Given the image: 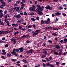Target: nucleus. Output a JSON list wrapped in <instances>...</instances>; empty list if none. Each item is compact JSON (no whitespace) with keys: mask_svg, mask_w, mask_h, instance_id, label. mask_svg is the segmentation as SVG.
Listing matches in <instances>:
<instances>
[{"mask_svg":"<svg viewBox=\"0 0 67 67\" xmlns=\"http://www.w3.org/2000/svg\"><path fill=\"white\" fill-rule=\"evenodd\" d=\"M59 10H62V9H63V8L62 6H60L59 7Z\"/></svg>","mask_w":67,"mask_h":67,"instance_id":"473e14b6","label":"nucleus"},{"mask_svg":"<svg viewBox=\"0 0 67 67\" xmlns=\"http://www.w3.org/2000/svg\"><path fill=\"white\" fill-rule=\"evenodd\" d=\"M32 27V25H30L28 26V28H31Z\"/></svg>","mask_w":67,"mask_h":67,"instance_id":"cd10ccee","label":"nucleus"},{"mask_svg":"<svg viewBox=\"0 0 67 67\" xmlns=\"http://www.w3.org/2000/svg\"><path fill=\"white\" fill-rule=\"evenodd\" d=\"M28 31L29 32H31L33 31V30L31 29H28Z\"/></svg>","mask_w":67,"mask_h":67,"instance_id":"412c9836","label":"nucleus"},{"mask_svg":"<svg viewBox=\"0 0 67 67\" xmlns=\"http://www.w3.org/2000/svg\"><path fill=\"white\" fill-rule=\"evenodd\" d=\"M36 7L37 8H40L41 7V5H36Z\"/></svg>","mask_w":67,"mask_h":67,"instance_id":"2f4dec72","label":"nucleus"},{"mask_svg":"<svg viewBox=\"0 0 67 67\" xmlns=\"http://www.w3.org/2000/svg\"><path fill=\"white\" fill-rule=\"evenodd\" d=\"M41 24H43L44 23V21L43 20L41 21Z\"/></svg>","mask_w":67,"mask_h":67,"instance_id":"6e6d98bb","label":"nucleus"},{"mask_svg":"<svg viewBox=\"0 0 67 67\" xmlns=\"http://www.w3.org/2000/svg\"><path fill=\"white\" fill-rule=\"evenodd\" d=\"M0 24L2 25H4V23L2 21L1 22V23H0Z\"/></svg>","mask_w":67,"mask_h":67,"instance_id":"a878e982","label":"nucleus"},{"mask_svg":"<svg viewBox=\"0 0 67 67\" xmlns=\"http://www.w3.org/2000/svg\"><path fill=\"white\" fill-rule=\"evenodd\" d=\"M12 60L13 61V62H15V61H16V59H12L11 60Z\"/></svg>","mask_w":67,"mask_h":67,"instance_id":"8fccbe9b","label":"nucleus"},{"mask_svg":"<svg viewBox=\"0 0 67 67\" xmlns=\"http://www.w3.org/2000/svg\"><path fill=\"white\" fill-rule=\"evenodd\" d=\"M37 1H35V4H37Z\"/></svg>","mask_w":67,"mask_h":67,"instance_id":"680f3d73","label":"nucleus"},{"mask_svg":"<svg viewBox=\"0 0 67 67\" xmlns=\"http://www.w3.org/2000/svg\"><path fill=\"white\" fill-rule=\"evenodd\" d=\"M50 67H55V66L53 65L50 64Z\"/></svg>","mask_w":67,"mask_h":67,"instance_id":"79ce46f5","label":"nucleus"},{"mask_svg":"<svg viewBox=\"0 0 67 67\" xmlns=\"http://www.w3.org/2000/svg\"><path fill=\"white\" fill-rule=\"evenodd\" d=\"M20 2V1H18L16 2V3L18 4Z\"/></svg>","mask_w":67,"mask_h":67,"instance_id":"bf43d9fd","label":"nucleus"},{"mask_svg":"<svg viewBox=\"0 0 67 67\" xmlns=\"http://www.w3.org/2000/svg\"><path fill=\"white\" fill-rule=\"evenodd\" d=\"M46 28L47 29H48V30H51V29H52V27L51 26L47 27H46Z\"/></svg>","mask_w":67,"mask_h":67,"instance_id":"f8f14e48","label":"nucleus"},{"mask_svg":"<svg viewBox=\"0 0 67 67\" xmlns=\"http://www.w3.org/2000/svg\"><path fill=\"white\" fill-rule=\"evenodd\" d=\"M4 21L6 22V23H9V21L7 20V19H5L4 20Z\"/></svg>","mask_w":67,"mask_h":67,"instance_id":"b1692460","label":"nucleus"},{"mask_svg":"<svg viewBox=\"0 0 67 67\" xmlns=\"http://www.w3.org/2000/svg\"><path fill=\"white\" fill-rule=\"evenodd\" d=\"M3 14H2V13H1L0 14V18H2V16H3Z\"/></svg>","mask_w":67,"mask_h":67,"instance_id":"c85d7f7f","label":"nucleus"},{"mask_svg":"<svg viewBox=\"0 0 67 67\" xmlns=\"http://www.w3.org/2000/svg\"><path fill=\"white\" fill-rule=\"evenodd\" d=\"M14 17L16 18V19H19L21 17V15H20V14H18L17 15L15 14L14 15Z\"/></svg>","mask_w":67,"mask_h":67,"instance_id":"20e7f679","label":"nucleus"},{"mask_svg":"<svg viewBox=\"0 0 67 67\" xmlns=\"http://www.w3.org/2000/svg\"><path fill=\"white\" fill-rule=\"evenodd\" d=\"M33 53V49H30V51H27V54H31Z\"/></svg>","mask_w":67,"mask_h":67,"instance_id":"6e6552de","label":"nucleus"},{"mask_svg":"<svg viewBox=\"0 0 67 67\" xmlns=\"http://www.w3.org/2000/svg\"><path fill=\"white\" fill-rule=\"evenodd\" d=\"M46 56V55L43 54L41 56V58H44V57H45Z\"/></svg>","mask_w":67,"mask_h":67,"instance_id":"393cba45","label":"nucleus"},{"mask_svg":"<svg viewBox=\"0 0 67 67\" xmlns=\"http://www.w3.org/2000/svg\"><path fill=\"white\" fill-rule=\"evenodd\" d=\"M27 65H24L23 66V67H27Z\"/></svg>","mask_w":67,"mask_h":67,"instance_id":"774afa93","label":"nucleus"},{"mask_svg":"<svg viewBox=\"0 0 67 67\" xmlns=\"http://www.w3.org/2000/svg\"><path fill=\"white\" fill-rule=\"evenodd\" d=\"M24 15H27V13H26V12H24Z\"/></svg>","mask_w":67,"mask_h":67,"instance_id":"3c124183","label":"nucleus"},{"mask_svg":"<svg viewBox=\"0 0 67 67\" xmlns=\"http://www.w3.org/2000/svg\"><path fill=\"white\" fill-rule=\"evenodd\" d=\"M62 14L63 15V16H66V14H65L64 13H63Z\"/></svg>","mask_w":67,"mask_h":67,"instance_id":"864d4df0","label":"nucleus"},{"mask_svg":"<svg viewBox=\"0 0 67 67\" xmlns=\"http://www.w3.org/2000/svg\"><path fill=\"white\" fill-rule=\"evenodd\" d=\"M22 27H23L22 26H19V29H22Z\"/></svg>","mask_w":67,"mask_h":67,"instance_id":"4c0bfd02","label":"nucleus"},{"mask_svg":"<svg viewBox=\"0 0 67 67\" xmlns=\"http://www.w3.org/2000/svg\"><path fill=\"white\" fill-rule=\"evenodd\" d=\"M19 49L16 48V52H19Z\"/></svg>","mask_w":67,"mask_h":67,"instance_id":"58836bf2","label":"nucleus"},{"mask_svg":"<svg viewBox=\"0 0 67 67\" xmlns=\"http://www.w3.org/2000/svg\"><path fill=\"white\" fill-rule=\"evenodd\" d=\"M19 52H23V47H21L19 48Z\"/></svg>","mask_w":67,"mask_h":67,"instance_id":"0eeeda50","label":"nucleus"},{"mask_svg":"<svg viewBox=\"0 0 67 67\" xmlns=\"http://www.w3.org/2000/svg\"><path fill=\"white\" fill-rule=\"evenodd\" d=\"M7 57H10V56H11V54L10 53H9L7 54Z\"/></svg>","mask_w":67,"mask_h":67,"instance_id":"5701e85b","label":"nucleus"},{"mask_svg":"<svg viewBox=\"0 0 67 67\" xmlns=\"http://www.w3.org/2000/svg\"><path fill=\"white\" fill-rule=\"evenodd\" d=\"M11 53L13 54V55H15L16 52H15L14 51H12Z\"/></svg>","mask_w":67,"mask_h":67,"instance_id":"aec40b11","label":"nucleus"},{"mask_svg":"<svg viewBox=\"0 0 67 67\" xmlns=\"http://www.w3.org/2000/svg\"><path fill=\"white\" fill-rule=\"evenodd\" d=\"M1 57L2 58V59H5V57H4V56L2 55L1 56Z\"/></svg>","mask_w":67,"mask_h":67,"instance_id":"e433bc0d","label":"nucleus"},{"mask_svg":"<svg viewBox=\"0 0 67 67\" xmlns=\"http://www.w3.org/2000/svg\"><path fill=\"white\" fill-rule=\"evenodd\" d=\"M59 55H60H60H62V53L61 52H60L59 53Z\"/></svg>","mask_w":67,"mask_h":67,"instance_id":"ea45409f","label":"nucleus"},{"mask_svg":"<svg viewBox=\"0 0 67 67\" xmlns=\"http://www.w3.org/2000/svg\"><path fill=\"white\" fill-rule=\"evenodd\" d=\"M46 65L47 66H50V65L51 64H50L49 63H47Z\"/></svg>","mask_w":67,"mask_h":67,"instance_id":"37998d69","label":"nucleus"},{"mask_svg":"<svg viewBox=\"0 0 67 67\" xmlns=\"http://www.w3.org/2000/svg\"><path fill=\"white\" fill-rule=\"evenodd\" d=\"M58 52H54V55H58Z\"/></svg>","mask_w":67,"mask_h":67,"instance_id":"09e8293b","label":"nucleus"},{"mask_svg":"<svg viewBox=\"0 0 67 67\" xmlns=\"http://www.w3.org/2000/svg\"><path fill=\"white\" fill-rule=\"evenodd\" d=\"M43 51V53L44 54H45V55H47V52L46 51V49H42Z\"/></svg>","mask_w":67,"mask_h":67,"instance_id":"423d86ee","label":"nucleus"},{"mask_svg":"<svg viewBox=\"0 0 67 67\" xmlns=\"http://www.w3.org/2000/svg\"><path fill=\"white\" fill-rule=\"evenodd\" d=\"M4 7H3V6L2 5H0V8L1 9L2 8H3Z\"/></svg>","mask_w":67,"mask_h":67,"instance_id":"a18cd8bd","label":"nucleus"},{"mask_svg":"<svg viewBox=\"0 0 67 67\" xmlns=\"http://www.w3.org/2000/svg\"><path fill=\"white\" fill-rule=\"evenodd\" d=\"M48 42H49V43H52L53 42V41L51 40H48Z\"/></svg>","mask_w":67,"mask_h":67,"instance_id":"13d9d810","label":"nucleus"},{"mask_svg":"<svg viewBox=\"0 0 67 67\" xmlns=\"http://www.w3.org/2000/svg\"><path fill=\"white\" fill-rule=\"evenodd\" d=\"M45 23H46V24H49V23L50 22L49 21H45Z\"/></svg>","mask_w":67,"mask_h":67,"instance_id":"7c9ffc66","label":"nucleus"},{"mask_svg":"<svg viewBox=\"0 0 67 67\" xmlns=\"http://www.w3.org/2000/svg\"><path fill=\"white\" fill-rule=\"evenodd\" d=\"M46 60L47 62H48L49 61V59H48V58H46Z\"/></svg>","mask_w":67,"mask_h":67,"instance_id":"de8ad7c7","label":"nucleus"},{"mask_svg":"<svg viewBox=\"0 0 67 67\" xmlns=\"http://www.w3.org/2000/svg\"><path fill=\"white\" fill-rule=\"evenodd\" d=\"M7 54V53L6 52H3L2 53V54L3 55H6V54Z\"/></svg>","mask_w":67,"mask_h":67,"instance_id":"4be33fe9","label":"nucleus"},{"mask_svg":"<svg viewBox=\"0 0 67 67\" xmlns=\"http://www.w3.org/2000/svg\"><path fill=\"white\" fill-rule=\"evenodd\" d=\"M35 12L38 13L37 14H39L40 15H42L43 13H42V10L40 8H37L35 10Z\"/></svg>","mask_w":67,"mask_h":67,"instance_id":"f257e3e1","label":"nucleus"},{"mask_svg":"<svg viewBox=\"0 0 67 67\" xmlns=\"http://www.w3.org/2000/svg\"><path fill=\"white\" fill-rule=\"evenodd\" d=\"M23 21V19L20 18L17 21V23H21Z\"/></svg>","mask_w":67,"mask_h":67,"instance_id":"9d476101","label":"nucleus"},{"mask_svg":"<svg viewBox=\"0 0 67 67\" xmlns=\"http://www.w3.org/2000/svg\"><path fill=\"white\" fill-rule=\"evenodd\" d=\"M36 19L37 20H39V19H40V17H38V16H37Z\"/></svg>","mask_w":67,"mask_h":67,"instance_id":"49530a36","label":"nucleus"},{"mask_svg":"<svg viewBox=\"0 0 67 67\" xmlns=\"http://www.w3.org/2000/svg\"><path fill=\"white\" fill-rule=\"evenodd\" d=\"M7 12V10H5L4 12V14H6V13Z\"/></svg>","mask_w":67,"mask_h":67,"instance_id":"5fc2aeb1","label":"nucleus"},{"mask_svg":"<svg viewBox=\"0 0 67 67\" xmlns=\"http://www.w3.org/2000/svg\"><path fill=\"white\" fill-rule=\"evenodd\" d=\"M3 1H4L3 0H0V2L1 3H3L4 2Z\"/></svg>","mask_w":67,"mask_h":67,"instance_id":"4d7b16f0","label":"nucleus"},{"mask_svg":"<svg viewBox=\"0 0 67 67\" xmlns=\"http://www.w3.org/2000/svg\"><path fill=\"white\" fill-rule=\"evenodd\" d=\"M31 20H32V21H33L34 22H35V19H34V18H31Z\"/></svg>","mask_w":67,"mask_h":67,"instance_id":"bb28decb","label":"nucleus"},{"mask_svg":"<svg viewBox=\"0 0 67 67\" xmlns=\"http://www.w3.org/2000/svg\"><path fill=\"white\" fill-rule=\"evenodd\" d=\"M11 41L12 42H13V44H16V43H17V41L16 40V39L14 38L11 39Z\"/></svg>","mask_w":67,"mask_h":67,"instance_id":"7ed1b4c3","label":"nucleus"},{"mask_svg":"<svg viewBox=\"0 0 67 67\" xmlns=\"http://www.w3.org/2000/svg\"><path fill=\"white\" fill-rule=\"evenodd\" d=\"M3 34H7L8 33H9V31H3Z\"/></svg>","mask_w":67,"mask_h":67,"instance_id":"dca6fc26","label":"nucleus"},{"mask_svg":"<svg viewBox=\"0 0 67 67\" xmlns=\"http://www.w3.org/2000/svg\"><path fill=\"white\" fill-rule=\"evenodd\" d=\"M34 14V13L33 12H32L30 13V14H29V15H33Z\"/></svg>","mask_w":67,"mask_h":67,"instance_id":"c9c22d12","label":"nucleus"},{"mask_svg":"<svg viewBox=\"0 0 67 67\" xmlns=\"http://www.w3.org/2000/svg\"><path fill=\"white\" fill-rule=\"evenodd\" d=\"M28 37V36L26 35H24L22 37H21L22 38H25V37L26 38V37Z\"/></svg>","mask_w":67,"mask_h":67,"instance_id":"ddd939ff","label":"nucleus"},{"mask_svg":"<svg viewBox=\"0 0 67 67\" xmlns=\"http://www.w3.org/2000/svg\"><path fill=\"white\" fill-rule=\"evenodd\" d=\"M26 30V29H25V28H24V29H23V28H22L21 29V30L22 31H25V30Z\"/></svg>","mask_w":67,"mask_h":67,"instance_id":"e2e57ef3","label":"nucleus"},{"mask_svg":"<svg viewBox=\"0 0 67 67\" xmlns=\"http://www.w3.org/2000/svg\"><path fill=\"white\" fill-rule=\"evenodd\" d=\"M29 9L30 11H35V9L32 7H30L29 8Z\"/></svg>","mask_w":67,"mask_h":67,"instance_id":"39448f33","label":"nucleus"},{"mask_svg":"<svg viewBox=\"0 0 67 67\" xmlns=\"http://www.w3.org/2000/svg\"><path fill=\"white\" fill-rule=\"evenodd\" d=\"M67 42V39L65 38L64 39V43H66Z\"/></svg>","mask_w":67,"mask_h":67,"instance_id":"6ab92c4d","label":"nucleus"},{"mask_svg":"<svg viewBox=\"0 0 67 67\" xmlns=\"http://www.w3.org/2000/svg\"><path fill=\"white\" fill-rule=\"evenodd\" d=\"M52 35L53 36H57L58 35V34H56L55 33H53L52 34Z\"/></svg>","mask_w":67,"mask_h":67,"instance_id":"a211bd4d","label":"nucleus"},{"mask_svg":"<svg viewBox=\"0 0 67 67\" xmlns=\"http://www.w3.org/2000/svg\"><path fill=\"white\" fill-rule=\"evenodd\" d=\"M5 4H6V3L5 2H3V3H2V4L4 6L5 5Z\"/></svg>","mask_w":67,"mask_h":67,"instance_id":"c756f323","label":"nucleus"},{"mask_svg":"<svg viewBox=\"0 0 67 67\" xmlns=\"http://www.w3.org/2000/svg\"><path fill=\"white\" fill-rule=\"evenodd\" d=\"M9 46V45H8V44H7L5 46V48H6V47H8Z\"/></svg>","mask_w":67,"mask_h":67,"instance_id":"72a5a7b5","label":"nucleus"},{"mask_svg":"<svg viewBox=\"0 0 67 67\" xmlns=\"http://www.w3.org/2000/svg\"><path fill=\"white\" fill-rule=\"evenodd\" d=\"M0 34H3V31H0Z\"/></svg>","mask_w":67,"mask_h":67,"instance_id":"0e129e2a","label":"nucleus"},{"mask_svg":"<svg viewBox=\"0 0 67 67\" xmlns=\"http://www.w3.org/2000/svg\"><path fill=\"white\" fill-rule=\"evenodd\" d=\"M42 65H43V67H46V65L44 63L42 64Z\"/></svg>","mask_w":67,"mask_h":67,"instance_id":"052dcab7","label":"nucleus"},{"mask_svg":"<svg viewBox=\"0 0 67 67\" xmlns=\"http://www.w3.org/2000/svg\"><path fill=\"white\" fill-rule=\"evenodd\" d=\"M39 30H37L32 35V36L34 37L35 36H36V35H37L40 32H39Z\"/></svg>","mask_w":67,"mask_h":67,"instance_id":"f03ea898","label":"nucleus"},{"mask_svg":"<svg viewBox=\"0 0 67 67\" xmlns=\"http://www.w3.org/2000/svg\"><path fill=\"white\" fill-rule=\"evenodd\" d=\"M47 21L49 22H50V19L49 18H48L47 20Z\"/></svg>","mask_w":67,"mask_h":67,"instance_id":"69168bd1","label":"nucleus"},{"mask_svg":"<svg viewBox=\"0 0 67 67\" xmlns=\"http://www.w3.org/2000/svg\"><path fill=\"white\" fill-rule=\"evenodd\" d=\"M55 50L54 49L52 50V51L51 52V53H53L55 52Z\"/></svg>","mask_w":67,"mask_h":67,"instance_id":"f704fd0d","label":"nucleus"},{"mask_svg":"<svg viewBox=\"0 0 67 67\" xmlns=\"http://www.w3.org/2000/svg\"><path fill=\"white\" fill-rule=\"evenodd\" d=\"M20 9V8L19 7H17L16 9V11H19Z\"/></svg>","mask_w":67,"mask_h":67,"instance_id":"a19ab883","label":"nucleus"},{"mask_svg":"<svg viewBox=\"0 0 67 67\" xmlns=\"http://www.w3.org/2000/svg\"><path fill=\"white\" fill-rule=\"evenodd\" d=\"M44 6H42L40 8L41 9V10L43 11V9H44Z\"/></svg>","mask_w":67,"mask_h":67,"instance_id":"4468645a","label":"nucleus"},{"mask_svg":"<svg viewBox=\"0 0 67 67\" xmlns=\"http://www.w3.org/2000/svg\"><path fill=\"white\" fill-rule=\"evenodd\" d=\"M60 47L59 46H58V45H56L55 46V48H57V49H60Z\"/></svg>","mask_w":67,"mask_h":67,"instance_id":"2eb2a0df","label":"nucleus"},{"mask_svg":"<svg viewBox=\"0 0 67 67\" xmlns=\"http://www.w3.org/2000/svg\"><path fill=\"white\" fill-rule=\"evenodd\" d=\"M23 62L24 63H27V61L25 59H23Z\"/></svg>","mask_w":67,"mask_h":67,"instance_id":"f3484780","label":"nucleus"},{"mask_svg":"<svg viewBox=\"0 0 67 67\" xmlns=\"http://www.w3.org/2000/svg\"><path fill=\"white\" fill-rule=\"evenodd\" d=\"M61 14V13L59 12H57L55 13V15L56 16L57 15H60Z\"/></svg>","mask_w":67,"mask_h":67,"instance_id":"9b49d317","label":"nucleus"},{"mask_svg":"<svg viewBox=\"0 0 67 67\" xmlns=\"http://www.w3.org/2000/svg\"><path fill=\"white\" fill-rule=\"evenodd\" d=\"M41 67V65H36L35 66V67Z\"/></svg>","mask_w":67,"mask_h":67,"instance_id":"603ef678","label":"nucleus"},{"mask_svg":"<svg viewBox=\"0 0 67 67\" xmlns=\"http://www.w3.org/2000/svg\"><path fill=\"white\" fill-rule=\"evenodd\" d=\"M45 8L46 9H49V10H52V8L51 7H50L49 6L46 7Z\"/></svg>","mask_w":67,"mask_h":67,"instance_id":"1a4fd4ad","label":"nucleus"},{"mask_svg":"<svg viewBox=\"0 0 67 67\" xmlns=\"http://www.w3.org/2000/svg\"><path fill=\"white\" fill-rule=\"evenodd\" d=\"M15 27H18V25L17 24H15Z\"/></svg>","mask_w":67,"mask_h":67,"instance_id":"338daca9","label":"nucleus"},{"mask_svg":"<svg viewBox=\"0 0 67 67\" xmlns=\"http://www.w3.org/2000/svg\"><path fill=\"white\" fill-rule=\"evenodd\" d=\"M59 29H58V28H57V29H56V28H53V30H59Z\"/></svg>","mask_w":67,"mask_h":67,"instance_id":"c03bdc74","label":"nucleus"}]
</instances>
